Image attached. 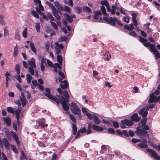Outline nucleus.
<instances>
[{
	"label": "nucleus",
	"mask_w": 160,
	"mask_h": 160,
	"mask_svg": "<svg viewBox=\"0 0 160 160\" xmlns=\"http://www.w3.org/2000/svg\"><path fill=\"white\" fill-rule=\"evenodd\" d=\"M26 80L28 83H30L32 79V77L29 74H27L26 75Z\"/></svg>",
	"instance_id": "nucleus-40"
},
{
	"label": "nucleus",
	"mask_w": 160,
	"mask_h": 160,
	"mask_svg": "<svg viewBox=\"0 0 160 160\" xmlns=\"http://www.w3.org/2000/svg\"><path fill=\"white\" fill-rule=\"evenodd\" d=\"M94 122L96 124H99L101 122V121L95 115H94Z\"/></svg>",
	"instance_id": "nucleus-30"
},
{
	"label": "nucleus",
	"mask_w": 160,
	"mask_h": 160,
	"mask_svg": "<svg viewBox=\"0 0 160 160\" xmlns=\"http://www.w3.org/2000/svg\"><path fill=\"white\" fill-rule=\"evenodd\" d=\"M27 28H25L22 32V35L23 37L25 38H26L27 37Z\"/></svg>",
	"instance_id": "nucleus-41"
},
{
	"label": "nucleus",
	"mask_w": 160,
	"mask_h": 160,
	"mask_svg": "<svg viewBox=\"0 0 160 160\" xmlns=\"http://www.w3.org/2000/svg\"><path fill=\"white\" fill-rule=\"evenodd\" d=\"M39 125L42 128H44L48 127V124H45V120L42 118L38 122Z\"/></svg>",
	"instance_id": "nucleus-17"
},
{
	"label": "nucleus",
	"mask_w": 160,
	"mask_h": 160,
	"mask_svg": "<svg viewBox=\"0 0 160 160\" xmlns=\"http://www.w3.org/2000/svg\"><path fill=\"white\" fill-rule=\"evenodd\" d=\"M3 142L5 148L7 150H9V147L10 146V144L7 139L5 138H3Z\"/></svg>",
	"instance_id": "nucleus-16"
},
{
	"label": "nucleus",
	"mask_w": 160,
	"mask_h": 160,
	"mask_svg": "<svg viewBox=\"0 0 160 160\" xmlns=\"http://www.w3.org/2000/svg\"><path fill=\"white\" fill-rule=\"evenodd\" d=\"M7 111L8 112L12 114H14V110L11 107H7Z\"/></svg>",
	"instance_id": "nucleus-49"
},
{
	"label": "nucleus",
	"mask_w": 160,
	"mask_h": 160,
	"mask_svg": "<svg viewBox=\"0 0 160 160\" xmlns=\"http://www.w3.org/2000/svg\"><path fill=\"white\" fill-rule=\"evenodd\" d=\"M155 104H151L148 105L146 108L147 110L148 111L149 109H152L153 108Z\"/></svg>",
	"instance_id": "nucleus-54"
},
{
	"label": "nucleus",
	"mask_w": 160,
	"mask_h": 160,
	"mask_svg": "<svg viewBox=\"0 0 160 160\" xmlns=\"http://www.w3.org/2000/svg\"><path fill=\"white\" fill-rule=\"evenodd\" d=\"M10 133L12 134L13 139L15 141H17L18 139V138L17 134L13 131H11Z\"/></svg>",
	"instance_id": "nucleus-25"
},
{
	"label": "nucleus",
	"mask_w": 160,
	"mask_h": 160,
	"mask_svg": "<svg viewBox=\"0 0 160 160\" xmlns=\"http://www.w3.org/2000/svg\"><path fill=\"white\" fill-rule=\"evenodd\" d=\"M45 90L46 92L44 94L46 96L52 100H56V97L50 94L51 91L49 88H47Z\"/></svg>",
	"instance_id": "nucleus-9"
},
{
	"label": "nucleus",
	"mask_w": 160,
	"mask_h": 160,
	"mask_svg": "<svg viewBox=\"0 0 160 160\" xmlns=\"http://www.w3.org/2000/svg\"><path fill=\"white\" fill-rule=\"evenodd\" d=\"M55 48L56 51L55 54L57 55H59L61 52V49H62L63 48V45L62 44H59L58 42L55 43Z\"/></svg>",
	"instance_id": "nucleus-6"
},
{
	"label": "nucleus",
	"mask_w": 160,
	"mask_h": 160,
	"mask_svg": "<svg viewBox=\"0 0 160 160\" xmlns=\"http://www.w3.org/2000/svg\"><path fill=\"white\" fill-rule=\"evenodd\" d=\"M153 53L155 57L157 58H159V57L160 56V53L157 50Z\"/></svg>",
	"instance_id": "nucleus-57"
},
{
	"label": "nucleus",
	"mask_w": 160,
	"mask_h": 160,
	"mask_svg": "<svg viewBox=\"0 0 160 160\" xmlns=\"http://www.w3.org/2000/svg\"><path fill=\"white\" fill-rule=\"evenodd\" d=\"M141 119V118L138 116L137 113H135L133 114L131 116V119L132 122H138Z\"/></svg>",
	"instance_id": "nucleus-10"
},
{
	"label": "nucleus",
	"mask_w": 160,
	"mask_h": 160,
	"mask_svg": "<svg viewBox=\"0 0 160 160\" xmlns=\"http://www.w3.org/2000/svg\"><path fill=\"white\" fill-rule=\"evenodd\" d=\"M52 13L57 20H59L61 19V17L59 15L58 11L57 9L52 12Z\"/></svg>",
	"instance_id": "nucleus-23"
},
{
	"label": "nucleus",
	"mask_w": 160,
	"mask_h": 160,
	"mask_svg": "<svg viewBox=\"0 0 160 160\" xmlns=\"http://www.w3.org/2000/svg\"><path fill=\"white\" fill-rule=\"evenodd\" d=\"M69 117L70 119L72 120V122L74 123H76L77 122L76 119L74 116L72 114H70Z\"/></svg>",
	"instance_id": "nucleus-45"
},
{
	"label": "nucleus",
	"mask_w": 160,
	"mask_h": 160,
	"mask_svg": "<svg viewBox=\"0 0 160 160\" xmlns=\"http://www.w3.org/2000/svg\"><path fill=\"white\" fill-rule=\"evenodd\" d=\"M40 24L38 23H35V28L38 32H40Z\"/></svg>",
	"instance_id": "nucleus-47"
},
{
	"label": "nucleus",
	"mask_w": 160,
	"mask_h": 160,
	"mask_svg": "<svg viewBox=\"0 0 160 160\" xmlns=\"http://www.w3.org/2000/svg\"><path fill=\"white\" fill-rule=\"evenodd\" d=\"M121 123L122 124H124L128 126H131L134 124V122H132L131 120H128L125 119L122 120L121 121Z\"/></svg>",
	"instance_id": "nucleus-13"
},
{
	"label": "nucleus",
	"mask_w": 160,
	"mask_h": 160,
	"mask_svg": "<svg viewBox=\"0 0 160 160\" xmlns=\"http://www.w3.org/2000/svg\"><path fill=\"white\" fill-rule=\"evenodd\" d=\"M108 132L111 134H113L115 133V130L112 128H109L108 130Z\"/></svg>",
	"instance_id": "nucleus-53"
},
{
	"label": "nucleus",
	"mask_w": 160,
	"mask_h": 160,
	"mask_svg": "<svg viewBox=\"0 0 160 160\" xmlns=\"http://www.w3.org/2000/svg\"><path fill=\"white\" fill-rule=\"evenodd\" d=\"M72 133L74 135L76 134L78 129L77 126L74 123L72 124Z\"/></svg>",
	"instance_id": "nucleus-22"
},
{
	"label": "nucleus",
	"mask_w": 160,
	"mask_h": 160,
	"mask_svg": "<svg viewBox=\"0 0 160 160\" xmlns=\"http://www.w3.org/2000/svg\"><path fill=\"white\" fill-rule=\"evenodd\" d=\"M50 22L52 26L53 27V28L55 29L56 30L58 29V27L56 24L54 22L50 21Z\"/></svg>",
	"instance_id": "nucleus-56"
},
{
	"label": "nucleus",
	"mask_w": 160,
	"mask_h": 160,
	"mask_svg": "<svg viewBox=\"0 0 160 160\" xmlns=\"http://www.w3.org/2000/svg\"><path fill=\"white\" fill-rule=\"evenodd\" d=\"M139 114L140 115L142 116L143 118H145L148 114V110L144 108H142L140 109L139 112Z\"/></svg>",
	"instance_id": "nucleus-12"
},
{
	"label": "nucleus",
	"mask_w": 160,
	"mask_h": 160,
	"mask_svg": "<svg viewBox=\"0 0 160 160\" xmlns=\"http://www.w3.org/2000/svg\"><path fill=\"white\" fill-rule=\"evenodd\" d=\"M13 77H14V76H13ZM14 77L17 79V80L19 82H22L21 79V77L19 75V74H17V75Z\"/></svg>",
	"instance_id": "nucleus-52"
},
{
	"label": "nucleus",
	"mask_w": 160,
	"mask_h": 160,
	"mask_svg": "<svg viewBox=\"0 0 160 160\" xmlns=\"http://www.w3.org/2000/svg\"><path fill=\"white\" fill-rule=\"evenodd\" d=\"M111 122H112L113 126L116 128H118L119 127V124L118 122L111 121Z\"/></svg>",
	"instance_id": "nucleus-48"
},
{
	"label": "nucleus",
	"mask_w": 160,
	"mask_h": 160,
	"mask_svg": "<svg viewBox=\"0 0 160 160\" xmlns=\"http://www.w3.org/2000/svg\"><path fill=\"white\" fill-rule=\"evenodd\" d=\"M128 133V131L127 130H122V135L123 134L124 136L128 137L129 135Z\"/></svg>",
	"instance_id": "nucleus-64"
},
{
	"label": "nucleus",
	"mask_w": 160,
	"mask_h": 160,
	"mask_svg": "<svg viewBox=\"0 0 160 160\" xmlns=\"http://www.w3.org/2000/svg\"><path fill=\"white\" fill-rule=\"evenodd\" d=\"M102 14V13L100 11L95 12V14L94 16V18L96 20H97L98 19L99 16Z\"/></svg>",
	"instance_id": "nucleus-31"
},
{
	"label": "nucleus",
	"mask_w": 160,
	"mask_h": 160,
	"mask_svg": "<svg viewBox=\"0 0 160 160\" xmlns=\"http://www.w3.org/2000/svg\"><path fill=\"white\" fill-rule=\"evenodd\" d=\"M31 13L32 14V15L35 18H39V16L38 14V13H37L34 10H32L31 11Z\"/></svg>",
	"instance_id": "nucleus-42"
},
{
	"label": "nucleus",
	"mask_w": 160,
	"mask_h": 160,
	"mask_svg": "<svg viewBox=\"0 0 160 160\" xmlns=\"http://www.w3.org/2000/svg\"><path fill=\"white\" fill-rule=\"evenodd\" d=\"M61 104L62 105L63 109L66 111L65 113L68 114L69 112L67 111L69 109V107L67 104L69 101H60Z\"/></svg>",
	"instance_id": "nucleus-8"
},
{
	"label": "nucleus",
	"mask_w": 160,
	"mask_h": 160,
	"mask_svg": "<svg viewBox=\"0 0 160 160\" xmlns=\"http://www.w3.org/2000/svg\"><path fill=\"white\" fill-rule=\"evenodd\" d=\"M20 66L18 64H17L16 65L15 67V70L16 71L17 74H19L20 73Z\"/></svg>",
	"instance_id": "nucleus-43"
},
{
	"label": "nucleus",
	"mask_w": 160,
	"mask_h": 160,
	"mask_svg": "<svg viewBox=\"0 0 160 160\" xmlns=\"http://www.w3.org/2000/svg\"><path fill=\"white\" fill-rule=\"evenodd\" d=\"M0 24L2 25H4L6 24L5 21L4 15L0 13Z\"/></svg>",
	"instance_id": "nucleus-26"
},
{
	"label": "nucleus",
	"mask_w": 160,
	"mask_h": 160,
	"mask_svg": "<svg viewBox=\"0 0 160 160\" xmlns=\"http://www.w3.org/2000/svg\"><path fill=\"white\" fill-rule=\"evenodd\" d=\"M101 9L103 14L104 15H107V12L105 7L104 6H102L101 7Z\"/></svg>",
	"instance_id": "nucleus-46"
},
{
	"label": "nucleus",
	"mask_w": 160,
	"mask_h": 160,
	"mask_svg": "<svg viewBox=\"0 0 160 160\" xmlns=\"http://www.w3.org/2000/svg\"><path fill=\"white\" fill-rule=\"evenodd\" d=\"M28 62L30 66V67H31L34 68H36V66L35 60L33 58H32L31 59V60L28 61Z\"/></svg>",
	"instance_id": "nucleus-20"
},
{
	"label": "nucleus",
	"mask_w": 160,
	"mask_h": 160,
	"mask_svg": "<svg viewBox=\"0 0 160 160\" xmlns=\"http://www.w3.org/2000/svg\"><path fill=\"white\" fill-rule=\"evenodd\" d=\"M47 16L48 18H49L51 21H55L54 18L53 17L52 15L50 13H48Z\"/></svg>",
	"instance_id": "nucleus-55"
},
{
	"label": "nucleus",
	"mask_w": 160,
	"mask_h": 160,
	"mask_svg": "<svg viewBox=\"0 0 160 160\" xmlns=\"http://www.w3.org/2000/svg\"><path fill=\"white\" fill-rule=\"evenodd\" d=\"M57 90L60 95L62 96V98L63 100L69 99V96L67 91H65L62 92V90L60 88H58Z\"/></svg>",
	"instance_id": "nucleus-4"
},
{
	"label": "nucleus",
	"mask_w": 160,
	"mask_h": 160,
	"mask_svg": "<svg viewBox=\"0 0 160 160\" xmlns=\"http://www.w3.org/2000/svg\"><path fill=\"white\" fill-rule=\"evenodd\" d=\"M64 11L69 13H72L71 9L69 7L65 5L63 7V11Z\"/></svg>",
	"instance_id": "nucleus-32"
},
{
	"label": "nucleus",
	"mask_w": 160,
	"mask_h": 160,
	"mask_svg": "<svg viewBox=\"0 0 160 160\" xmlns=\"http://www.w3.org/2000/svg\"><path fill=\"white\" fill-rule=\"evenodd\" d=\"M67 39V38L65 36H62L60 38L59 40V42H62L65 41Z\"/></svg>",
	"instance_id": "nucleus-51"
},
{
	"label": "nucleus",
	"mask_w": 160,
	"mask_h": 160,
	"mask_svg": "<svg viewBox=\"0 0 160 160\" xmlns=\"http://www.w3.org/2000/svg\"><path fill=\"white\" fill-rule=\"evenodd\" d=\"M83 11L85 12L91 13L92 12V10L88 6H83Z\"/></svg>",
	"instance_id": "nucleus-29"
},
{
	"label": "nucleus",
	"mask_w": 160,
	"mask_h": 160,
	"mask_svg": "<svg viewBox=\"0 0 160 160\" xmlns=\"http://www.w3.org/2000/svg\"><path fill=\"white\" fill-rule=\"evenodd\" d=\"M46 3L47 5H48L52 9V12L57 9L52 3L49 2L48 1H46Z\"/></svg>",
	"instance_id": "nucleus-33"
},
{
	"label": "nucleus",
	"mask_w": 160,
	"mask_h": 160,
	"mask_svg": "<svg viewBox=\"0 0 160 160\" xmlns=\"http://www.w3.org/2000/svg\"><path fill=\"white\" fill-rule=\"evenodd\" d=\"M159 91L156 90L154 92L150 94L149 100H160V96H159Z\"/></svg>",
	"instance_id": "nucleus-2"
},
{
	"label": "nucleus",
	"mask_w": 160,
	"mask_h": 160,
	"mask_svg": "<svg viewBox=\"0 0 160 160\" xmlns=\"http://www.w3.org/2000/svg\"><path fill=\"white\" fill-rule=\"evenodd\" d=\"M138 147L141 148H147L148 145L145 143H141L138 144Z\"/></svg>",
	"instance_id": "nucleus-35"
},
{
	"label": "nucleus",
	"mask_w": 160,
	"mask_h": 160,
	"mask_svg": "<svg viewBox=\"0 0 160 160\" xmlns=\"http://www.w3.org/2000/svg\"><path fill=\"white\" fill-rule=\"evenodd\" d=\"M15 39L20 40L19 33L20 32L19 30H17L15 32Z\"/></svg>",
	"instance_id": "nucleus-37"
},
{
	"label": "nucleus",
	"mask_w": 160,
	"mask_h": 160,
	"mask_svg": "<svg viewBox=\"0 0 160 160\" xmlns=\"http://www.w3.org/2000/svg\"><path fill=\"white\" fill-rule=\"evenodd\" d=\"M86 116L90 120H93L94 118V115H92L90 113H87Z\"/></svg>",
	"instance_id": "nucleus-59"
},
{
	"label": "nucleus",
	"mask_w": 160,
	"mask_h": 160,
	"mask_svg": "<svg viewBox=\"0 0 160 160\" xmlns=\"http://www.w3.org/2000/svg\"><path fill=\"white\" fill-rule=\"evenodd\" d=\"M33 68H32L31 67H30L28 69L29 72L32 75H34V72Z\"/></svg>",
	"instance_id": "nucleus-44"
},
{
	"label": "nucleus",
	"mask_w": 160,
	"mask_h": 160,
	"mask_svg": "<svg viewBox=\"0 0 160 160\" xmlns=\"http://www.w3.org/2000/svg\"><path fill=\"white\" fill-rule=\"evenodd\" d=\"M30 46L32 51L34 53L36 52V49L33 43L30 42Z\"/></svg>",
	"instance_id": "nucleus-34"
},
{
	"label": "nucleus",
	"mask_w": 160,
	"mask_h": 160,
	"mask_svg": "<svg viewBox=\"0 0 160 160\" xmlns=\"http://www.w3.org/2000/svg\"><path fill=\"white\" fill-rule=\"evenodd\" d=\"M71 111L75 115H76V114H78L80 113H81V110L79 109L78 106L75 108H72Z\"/></svg>",
	"instance_id": "nucleus-18"
},
{
	"label": "nucleus",
	"mask_w": 160,
	"mask_h": 160,
	"mask_svg": "<svg viewBox=\"0 0 160 160\" xmlns=\"http://www.w3.org/2000/svg\"><path fill=\"white\" fill-rule=\"evenodd\" d=\"M147 152L149 153V155L155 159L158 160H160V156L158 155V153L152 149L148 148L146 149Z\"/></svg>",
	"instance_id": "nucleus-3"
},
{
	"label": "nucleus",
	"mask_w": 160,
	"mask_h": 160,
	"mask_svg": "<svg viewBox=\"0 0 160 160\" xmlns=\"http://www.w3.org/2000/svg\"><path fill=\"white\" fill-rule=\"evenodd\" d=\"M100 3L101 5H103L102 6L105 5V6H106L108 11V12H110L111 9L109 7L110 6L106 0L101 1L100 2Z\"/></svg>",
	"instance_id": "nucleus-14"
},
{
	"label": "nucleus",
	"mask_w": 160,
	"mask_h": 160,
	"mask_svg": "<svg viewBox=\"0 0 160 160\" xmlns=\"http://www.w3.org/2000/svg\"><path fill=\"white\" fill-rule=\"evenodd\" d=\"M63 16L70 23H71L73 22V18H76V16L75 14L69 15L68 14L65 13L63 14Z\"/></svg>",
	"instance_id": "nucleus-7"
},
{
	"label": "nucleus",
	"mask_w": 160,
	"mask_h": 160,
	"mask_svg": "<svg viewBox=\"0 0 160 160\" xmlns=\"http://www.w3.org/2000/svg\"><path fill=\"white\" fill-rule=\"evenodd\" d=\"M75 12L77 14H80L82 12V8L80 7H76L74 9Z\"/></svg>",
	"instance_id": "nucleus-28"
},
{
	"label": "nucleus",
	"mask_w": 160,
	"mask_h": 160,
	"mask_svg": "<svg viewBox=\"0 0 160 160\" xmlns=\"http://www.w3.org/2000/svg\"><path fill=\"white\" fill-rule=\"evenodd\" d=\"M3 120L4 122L6 124L7 126H10L11 123V119L9 117H3Z\"/></svg>",
	"instance_id": "nucleus-19"
},
{
	"label": "nucleus",
	"mask_w": 160,
	"mask_h": 160,
	"mask_svg": "<svg viewBox=\"0 0 160 160\" xmlns=\"http://www.w3.org/2000/svg\"><path fill=\"white\" fill-rule=\"evenodd\" d=\"M79 132L81 133H83L84 132H87V130L86 128L84 127H83L82 128H81L80 129L78 130Z\"/></svg>",
	"instance_id": "nucleus-50"
},
{
	"label": "nucleus",
	"mask_w": 160,
	"mask_h": 160,
	"mask_svg": "<svg viewBox=\"0 0 160 160\" xmlns=\"http://www.w3.org/2000/svg\"><path fill=\"white\" fill-rule=\"evenodd\" d=\"M116 135H118L119 136H122V132L119 129H118L116 131Z\"/></svg>",
	"instance_id": "nucleus-62"
},
{
	"label": "nucleus",
	"mask_w": 160,
	"mask_h": 160,
	"mask_svg": "<svg viewBox=\"0 0 160 160\" xmlns=\"http://www.w3.org/2000/svg\"><path fill=\"white\" fill-rule=\"evenodd\" d=\"M58 81L61 83L60 86L61 88L65 89L68 87V83L67 81L64 80L63 81H62V79H61L60 77L59 78Z\"/></svg>",
	"instance_id": "nucleus-11"
},
{
	"label": "nucleus",
	"mask_w": 160,
	"mask_h": 160,
	"mask_svg": "<svg viewBox=\"0 0 160 160\" xmlns=\"http://www.w3.org/2000/svg\"><path fill=\"white\" fill-rule=\"evenodd\" d=\"M142 127V129H140V127H137L136 131H135V134L138 136H143L148 138L149 135L148 134V132L146 131L149 129V127L148 125H145Z\"/></svg>",
	"instance_id": "nucleus-1"
},
{
	"label": "nucleus",
	"mask_w": 160,
	"mask_h": 160,
	"mask_svg": "<svg viewBox=\"0 0 160 160\" xmlns=\"http://www.w3.org/2000/svg\"><path fill=\"white\" fill-rule=\"evenodd\" d=\"M58 74L61 77L60 78L62 80L65 78V76L64 73L60 70L58 71Z\"/></svg>",
	"instance_id": "nucleus-58"
},
{
	"label": "nucleus",
	"mask_w": 160,
	"mask_h": 160,
	"mask_svg": "<svg viewBox=\"0 0 160 160\" xmlns=\"http://www.w3.org/2000/svg\"><path fill=\"white\" fill-rule=\"evenodd\" d=\"M57 58L58 62L61 64L62 63V56L60 55H58Z\"/></svg>",
	"instance_id": "nucleus-39"
},
{
	"label": "nucleus",
	"mask_w": 160,
	"mask_h": 160,
	"mask_svg": "<svg viewBox=\"0 0 160 160\" xmlns=\"http://www.w3.org/2000/svg\"><path fill=\"white\" fill-rule=\"evenodd\" d=\"M104 56L105 59L106 61H108L111 57V55L108 51L105 52Z\"/></svg>",
	"instance_id": "nucleus-27"
},
{
	"label": "nucleus",
	"mask_w": 160,
	"mask_h": 160,
	"mask_svg": "<svg viewBox=\"0 0 160 160\" xmlns=\"http://www.w3.org/2000/svg\"><path fill=\"white\" fill-rule=\"evenodd\" d=\"M54 4L55 6L58 10L63 11V7L58 1H55L54 2Z\"/></svg>",
	"instance_id": "nucleus-15"
},
{
	"label": "nucleus",
	"mask_w": 160,
	"mask_h": 160,
	"mask_svg": "<svg viewBox=\"0 0 160 160\" xmlns=\"http://www.w3.org/2000/svg\"><path fill=\"white\" fill-rule=\"evenodd\" d=\"M140 139L133 138L131 140L132 142L133 143H135L136 142H141Z\"/></svg>",
	"instance_id": "nucleus-61"
},
{
	"label": "nucleus",
	"mask_w": 160,
	"mask_h": 160,
	"mask_svg": "<svg viewBox=\"0 0 160 160\" xmlns=\"http://www.w3.org/2000/svg\"><path fill=\"white\" fill-rule=\"evenodd\" d=\"M149 48L150 50L153 52L157 50V49L155 47V45L153 44H151Z\"/></svg>",
	"instance_id": "nucleus-38"
},
{
	"label": "nucleus",
	"mask_w": 160,
	"mask_h": 160,
	"mask_svg": "<svg viewBox=\"0 0 160 160\" xmlns=\"http://www.w3.org/2000/svg\"><path fill=\"white\" fill-rule=\"evenodd\" d=\"M58 157L56 153H53L52 154L51 160H57L58 159Z\"/></svg>",
	"instance_id": "nucleus-60"
},
{
	"label": "nucleus",
	"mask_w": 160,
	"mask_h": 160,
	"mask_svg": "<svg viewBox=\"0 0 160 160\" xmlns=\"http://www.w3.org/2000/svg\"><path fill=\"white\" fill-rule=\"evenodd\" d=\"M147 121V118H144L141 119L140 122L141 123L142 127H143L146 124Z\"/></svg>",
	"instance_id": "nucleus-36"
},
{
	"label": "nucleus",
	"mask_w": 160,
	"mask_h": 160,
	"mask_svg": "<svg viewBox=\"0 0 160 160\" xmlns=\"http://www.w3.org/2000/svg\"><path fill=\"white\" fill-rule=\"evenodd\" d=\"M124 28L129 31H132L134 29V27L133 24H131L129 25V26L125 25L124 26Z\"/></svg>",
	"instance_id": "nucleus-24"
},
{
	"label": "nucleus",
	"mask_w": 160,
	"mask_h": 160,
	"mask_svg": "<svg viewBox=\"0 0 160 160\" xmlns=\"http://www.w3.org/2000/svg\"><path fill=\"white\" fill-rule=\"evenodd\" d=\"M92 128L93 130L98 131H102L103 130V129L102 128L95 124L92 125Z\"/></svg>",
	"instance_id": "nucleus-21"
},
{
	"label": "nucleus",
	"mask_w": 160,
	"mask_h": 160,
	"mask_svg": "<svg viewBox=\"0 0 160 160\" xmlns=\"http://www.w3.org/2000/svg\"><path fill=\"white\" fill-rule=\"evenodd\" d=\"M128 134L129 135V136L131 137H133L135 135L134 132L132 131L131 130H130L128 131Z\"/></svg>",
	"instance_id": "nucleus-63"
},
{
	"label": "nucleus",
	"mask_w": 160,
	"mask_h": 160,
	"mask_svg": "<svg viewBox=\"0 0 160 160\" xmlns=\"http://www.w3.org/2000/svg\"><path fill=\"white\" fill-rule=\"evenodd\" d=\"M116 22L120 26H122L123 24L121 22L117 19V18L114 17L113 18L110 17L109 18V20L108 23L111 24L112 26H115L116 25Z\"/></svg>",
	"instance_id": "nucleus-5"
}]
</instances>
